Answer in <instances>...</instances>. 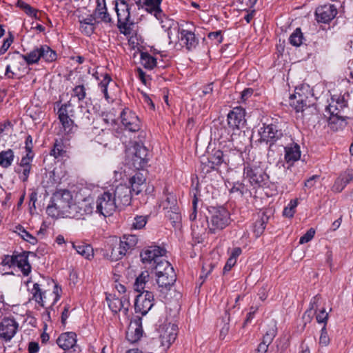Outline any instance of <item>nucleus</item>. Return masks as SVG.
<instances>
[{
    "instance_id": "1",
    "label": "nucleus",
    "mask_w": 353,
    "mask_h": 353,
    "mask_svg": "<svg viewBox=\"0 0 353 353\" xmlns=\"http://www.w3.org/2000/svg\"><path fill=\"white\" fill-rule=\"evenodd\" d=\"M72 203V195L70 191L66 190L57 191L53 194L46 212L52 217L68 218Z\"/></svg>"
},
{
    "instance_id": "2",
    "label": "nucleus",
    "mask_w": 353,
    "mask_h": 353,
    "mask_svg": "<svg viewBox=\"0 0 353 353\" xmlns=\"http://www.w3.org/2000/svg\"><path fill=\"white\" fill-rule=\"evenodd\" d=\"M210 216H208L209 232L216 233L226 228L230 222V217L229 212L223 207L209 209Z\"/></svg>"
},
{
    "instance_id": "3",
    "label": "nucleus",
    "mask_w": 353,
    "mask_h": 353,
    "mask_svg": "<svg viewBox=\"0 0 353 353\" xmlns=\"http://www.w3.org/2000/svg\"><path fill=\"white\" fill-rule=\"evenodd\" d=\"M117 208L118 204L109 189L100 194L94 202L95 212L105 217L113 214Z\"/></svg>"
},
{
    "instance_id": "4",
    "label": "nucleus",
    "mask_w": 353,
    "mask_h": 353,
    "mask_svg": "<svg viewBox=\"0 0 353 353\" xmlns=\"http://www.w3.org/2000/svg\"><path fill=\"white\" fill-rule=\"evenodd\" d=\"M94 212V201L92 198L87 197L72 203L68 218L85 220Z\"/></svg>"
},
{
    "instance_id": "5",
    "label": "nucleus",
    "mask_w": 353,
    "mask_h": 353,
    "mask_svg": "<svg viewBox=\"0 0 353 353\" xmlns=\"http://www.w3.org/2000/svg\"><path fill=\"white\" fill-rule=\"evenodd\" d=\"M131 157L130 163L136 169H143L149 159V152L147 148L141 143L136 142L130 149Z\"/></svg>"
},
{
    "instance_id": "6",
    "label": "nucleus",
    "mask_w": 353,
    "mask_h": 353,
    "mask_svg": "<svg viewBox=\"0 0 353 353\" xmlns=\"http://www.w3.org/2000/svg\"><path fill=\"white\" fill-rule=\"evenodd\" d=\"M154 305V295L148 290L143 291L137 296L134 302V310L136 313L145 315Z\"/></svg>"
},
{
    "instance_id": "7",
    "label": "nucleus",
    "mask_w": 353,
    "mask_h": 353,
    "mask_svg": "<svg viewBox=\"0 0 353 353\" xmlns=\"http://www.w3.org/2000/svg\"><path fill=\"white\" fill-rule=\"evenodd\" d=\"M114 197L118 208L129 205L132 200V190L129 186L125 184H119L115 188L109 189Z\"/></svg>"
},
{
    "instance_id": "8",
    "label": "nucleus",
    "mask_w": 353,
    "mask_h": 353,
    "mask_svg": "<svg viewBox=\"0 0 353 353\" xmlns=\"http://www.w3.org/2000/svg\"><path fill=\"white\" fill-rule=\"evenodd\" d=\"M347 102L343 97L340 95H333L331 97L329 105L326 107L325 112L330 114L329 121L334 122V119L341 117V111L345 108Z\"/></svg>"
},
{
    "instance_id": "9",
    "label": "nucleus",
    "mask_w": 353,
    "mask_h": 353,
    "mask_svg": "<svg viewBox=\"0 0 353 353\" xmlns=\"http://www.w3.org/2000/svg\"><path fill=\"white\" fill-rule=\"evenodd\" d=\"M41 48H37L34 49L29 53L26 55L21 54L18 52H14L13 53H9L6 57L5 59L9 60L12 62V66H16L17 62H20L22 60L26 61V63L29 65L36 63L39 61L40 59H41Z\"/></svg>"
},
{
    "instance_id": "10",
    "label": "nucleus",
    "mask_w": 353,
    "mask_h": 353,
    "mask_svg": "<svg viewBox=\"0 0 353 353\" xmlns=\"http://www.w3.org/2000/svg\"><path fill=\"white\" fill-rule=\"evenodd\" d=\"M121 121L125 128L130 132H138L141 128V121L136 114L128 108H125L120 115Z\"/></svg>"
},
{
    "instance_id": "11",
    "label": "nucleus",
    "mask_w": 353,
    "mask_h": 353,
    "mask_svg": "<svg viewBox=\"0 0 353 353\" xmlns=\"http://www.w3.org/2000/svg\"><path fill=\"white\" fill-rule=\"evenodd\" d=\"M177 335V327L174 324L165 325L160 330L161 346L163 350H166L175 341Z\"/></svg>"
},
{
    "instance_id": "12",
    "label": "nucleus",
    "mask_w": 353,
    "mask_h": 353,
    "mask_svg": "<svg viewBox=\"0 0 353 353\" xmlns=\"http://www.w3.org/2000/svg\"><path fill=\"white\" fill-rule=\"evenodd\" d=\"M165 253V250L157 245H151L145 248L140 254L143 263L152 264L159 260Z\"/></svg>"
},
{
    "instance_id": "13",
    "label": "nucleus",
    "mask_w": 353,
    "mask_h": 353,
    "mask_svg": "<svg viewBox=\"0 0 353 353\" xmlns=\"http://www.w3.org/2000/svg\"><path fill=\"white\" fill-rule=\"evenodd\" d=\"M18 323L13 319L5 318L0 323V338L10 341L17 333Z\"/></svg>"
},
{
    "instance_id": "14",
    "label": "nucleus",
    "mask_w": 353,
    "mask_h": 353,
    "mask_svg": "<svg viewBox=\"0 0 353 353\" xmlns=\"http://www.w3.org/2000/svg\"><path fill=\"white\" fill-rule=\"evenodd\" d=\"M245 112L241 107L234 108L228 114V124L232 130H239L242 128L245 123Z\"/></svg>"
},
{
    "instance_id": "15",
    "label": "nucleus",
    "mask_w": 353,
    "mask_h": 353,
    "mask_svg": "<svg viewBox=\"0 0 353 353\" xmlns=\"http://www.w3.org/2000/svg\"><path fill=\"white\" fill-rule=\"evenodd\" d=\"M337 14V9L332 4H325L319 6L315 12L316 19L318 22L327 23Z\"/></svg>"
},
{
    "instance_id": "16",
    "label": "nucleus",
    "mask_w": 353,
    "mask_h": 353,
    "mask_svg": "<svg viewBox=\"0 0 353 353\" xmlns=\"http://www.w3.org/2000/svg\"><path fill=\"white\" fill-rule=\"evenodd\" d=\"M157 283L159 290L161 292L170 290V288L176 281V276L174 271V268H169L168 272L157 274Z\"/></svg>"
},
{
    "instance_id": "17",
    "label": "nucleus",
    "mask_w": 353,
    "mask_h": 353,
    "mask_svg": "<svg viewBox=\"0 0 353 353\" xmlns=\"http://www.w3.org/2000/svg\"><path fill=\"white\" fill-rule=\"evenodd\" d=\"M106 301L109 308L113 313L117 314L119 312H122L124 315L128 314L130 303L126 298L119 299L109 294L106 296Z\"/></svg>"
},
{
    "instance_id": "18",
    "label": "nucleus",
    "mask_w": 353,
    "mask_h": 353,
    "mask_svg": "<svg viewBox=\"0 0 353 353\" xmlns=\"http://www.w3.org/2000/svg\"><path fill=\"white\" fill-rule=\"evenodd\" d=\"M139 8H145L150 13L152 14L157 19H161L163 12L161 9L162 0H134Z\"/></svg>"
},
{
    "instance_id": "19",
    "label": "nucleus",
    "mask_w": 353,
    "mask_h": 353,
    "mask_svg": "<svg viewBox=\"0 0 353 353\" xmlns=\"http://www.w3.org/2000/svg\"><path fill=\"white\" fill-rule=\"evenodd\" d=\"M32 159L33 154H26V156L21 158L18 167L15 168V172L19 174V179L23 182H26L28 179L32 170Z\"/></svg>"
},
{
    "instance_id": "20",
    "label": "nucleus",
    "mask_w": 353,
    "mask_h": 353,
    "mask_svg": "<svg viewBox=\"0 0 353 353\" xmlns=\"http://www.w3.org/2000/svg\"><path fill=\"white\" fill-rule=\"evenodd\" d=\"M244 174L249 178L250 183L254 188H263L264 183L265 170L261 168H247Z\"/></svg>"
},
{
    "instance_id": "21",
    "label": "nucleus",
    "mask_w": 353,
    "mask_h": 353,
    "mask_svg": "<svg viewBox=\"0 0 353 353\" xmlns=\"http://www.w3.org/2000/svg\"><path fill=\"white\" fill-rule=\"evenodd\" d=\"M290 104L297 113H301L303 118L306 114L305 112H310L313 110L307 105L305 97L298 91H296L295 94L290 97Z\"/></svg>"
},
{
    "instance_id": "22",
    "label": "nucleus",
    "mask_w": 353,
    "mask_h": 353,
    "mask_svg": "<svg viewBox=\"0 0 353 353\" xmlns=\"http://www.w3.org/2000/svg\"><path fill=\"white\" fill-rule=\"evenodd\" d=\"M178 32L181 45L185 46L188 50L195 48L198 45V39L194 32L184 29H179Z\"/></svg>"
},
{
    "instance_id": "23",
    "label": "nucleus",
    "mask_w": 353,
    "mask_h": 353,
    "mask_svg": "<svg viewBox=\"0 0 353 353\" xmlns=\"http://www.w3.org/2000/svg\"><path fill=\"white\" fill-rule=\"evenodd\" d=\"M223 162V152L218 150H215L213 154L207 159V161H201L202 170L208 173L215 169L216 166L221 165Z\"/></svg>"
},
{
    "instance_id": "24",
    "label": "nucleus",
    "mask_w": 353,
    "mask_h": 353,
    "mask_svg": "<svg viewBox=\"0 0 353 353\" xmlns=\"http://www.w3.org/2000/svg\"><path fill=\"white\" fill-rule=\"evenodd\" d=\"M351 181H353L352 169L347 170L339 175L332 186V190L336 192H341Z\"/></svg>"
},
{
    "instance_id": "25",
    "label": "nucleus",
    "mask_w": 353,
    "mask_h": 353,
    "mask_svg": "<svg viewBox=\"0 0 353 353\" xmlns=\"http://www.w3.org/2000/svg\"><path fill=\"white\" fill-rule=\"evenodd\" d=\"M285 149V161L290 165L294 164L301 157L300 147L296 143H291L284 148Z\"/></svg>"
},
{
    "instance_id": "26",
    "label": "nucleus",
    "mask_w": 353,
    "mask_h": 353,
    "mask_svg": "<svg viewBox=\"0 0 353 353\" xmlns=\"http://www.w3.org/2000/svg\"><path fill=\"white\" fill-rule=\"evenodd\" d=\"M76 337L77 335L74 332L63 333L57 339V343L63 350H69L73 347L76 344Z\"/></svg>"
},
{
    "instance_id": "27",
    "label": "nucleus",
    "mask_w": 353,
    "mask_h": 353,
    "mask_svg": "<svg viewBox=\"0 0 353 353\" xmlns=\"http://www.w3.org/2000/svg\"><path fill=\"white\" fill-rule=\"evenodd\" d=\"M15 265L21 270L24 276H28L31 272V265L28 262V253L24 252L15 254Z\"/></svg>"
},
{
    "instance_id": "28",
    "label": "nucleus",
    "mask_w": 353,
    "mask_h": 353,
    "mask_svg": "<svg viewBox=\"0 0 353 353\" xmlns=\"http://www.w3.org/2000/svg\"><path fill=\"white\" fill-rule=\"evenodd\" d=\"M79 108H80V113L77 115L71 114V117L77 119L79 125L82 126L90 125L93 121L92 114L88 109L82 105Z\"/></svg>"
},
{
    "instance_id": "29",
    "label": "nucleus",
    "mask_w": 353,
    "mask_h": 353,
    "mask_svg": "<svg viewBox=\"0 0 353 353\" xmlns=\"http://www.w3.org/2000/svg\"><path fill=\"white\" fill-rule=\"evenodd\" d=\"M145 177L141 173L135 174L130 179L131 190L135 194H139L145 187Z\"/></svg>"
},
{
    "instance_id": "30",
    "label": "nucleus",
    "mask_w": 353,
    "mask_h": 353,
    "mask_svg": "<svg viewBox=\"0 0 353 353\" xmlns=\"http://www.w3.org/2000/svg\"><path fill=\"white\" fill-rule=\"evenodd\" d=\"M266 143H270V149L272 150V145L277 140L280 139L283 135L281 130H278L276 125L270 124L266 125Z\"/></svg>"
},
{
    "instance_id": "31",
    "label": "nucleus",
    "mask_w": 353,
    "mask_h": 353,
    "mask_svg": "<svg viewBox=\"0 0 353 353\" xmlns=\"http://www.w3.org/2000/svg\"><path fill=\"white\" fill-rule=\"evenodd\" d=\"M97 19H100L104 23L111 22V17L107 11L105 0H97V6L93 13Z\"/></svg>"
},
{
    "instance_id": "32",
    "label": "nucleus",
    "mask_w": 353,
    "mask_h": 353,
    "mask_svg": "<svg viewBox=\"0 0 353 353\" xmlns=\"http://www.w3.org/2000/svg\"><path fill=\"white\" fill-rule=\"evenodd\" d=\"M119 243L126 250V254L131 252L138 243V238L136 235L125 234L119 240Z\"/></svg>"
},
{
    "instance_id": "33",
    "label": "nucleus",
    "mask_w": 353,
    "mask_h": 353,
    "mask_svg": "<svg viewBox=\"0 0 353 353\" xmlns=\"http://www.w3.org/2000/svg\"><path fill=\"white\" fill-rule=\"evenodd\" d=\"M143 330L140 325L137 323L134 325L130 324L126 332V339L130 343L137 342L142 336Z\"/></svg>"
},
{
    "instance_id": "34",
    "label": "nucleus",
    "mask_w": 353,
    "mask_h": 353,
    "mask_svg": "<svg viewBox=\"0 0 353 353\" xmlns=\"http://www.w3.org/2000/svg\"><path fill=\"white\" fill-rule=\"evenodd\" d=\"M72 247L76 250L79 254L81 255L86 259H90L94 256L93 249L88 244L82 243L76 245L72 243Z\"/></svg>"
},
{
    "instance_id": "35",
    "label": "nucleus",
    "mask_w": 353,
    "mask_h": 353,
    "mask_svg": "<svg viewBox=\"0 0 353 353\" xmlns=\"http://www.w3.org/2000/svg\"><path fill=\"white\" fill-rule=\"evenodd\" d=\"M14 152L11 149L4 150L0 152V166L8 168H9L14 160Z\"/></svg>"
},
{
    "instance_id": "36",
    "label": "nucleus",
    "mask_w": 353,
    "mask_h": 353,
    "mask_svg": "<svg viewBox=\"0 0 353 353\" xmlns=\"http://www.w3.org/2000/svg\"><path fill=\"white\" fill-rule=\"evenodd\" d=\"M108 255L111 261H117L126 255V250H124L119 242H118L112 246L110 254Z\"/></svg>"
},
{
    "instance_id": "37",
    "label": "nucleus",
    "mask_w": 353,
    "mask_h": 353,
    "mask_svg": "<svg viewBox=\"0 0 353 353\" xmlns=\"http://www.w3.org/2000/svg\"><path fill=\"white\" fill-rule=\"evenodd\" d=\"M118 28L119 29H126L128 25L132 24V22L130 21V10H126L125 11H121L118 13Z\"/></svg>"
},
{
    "instance_id": "38",
    "label": "nucleus",
    "mask_w": 353,
    "mask_h": 353,
    "mask_svg": "<svg viewBox=\"0 0 353 353\" xmlns=\"http://www.w3.org/2000/svg\"><path fill=\"white\" fill-rule=\"evenodd\" d=\"M112 79L108 74H105L103 80L99 83V85L101 92L103 93L104 97L108 102L113 101V98L108 93V86L112 83Z\"/></svg>"
},
{
    "instance_id": "39",
    "label": "nucleus",
    "mask_w": 353,
    "mask_h": 353,
    "mask_svg": "<svg viewBox=\"0 0 353 353\" xmlns=\"http://www.w3.org/2000/svg\"><path fill=\"white\" fill-rule=\"evenodd\" d=\"M149 272L148 271L142 272L136 279L134 287L137 292H141L145 288V285L149 279Z\"/></svg>"
},
{
    "instance_id": "40",
    "label": "nucleus",
    "mask_w": 353,
    "mask_h": 353,
    "mask_svg": "<svg viewBox=\"0 0 353 353\" xmlns=\"http://www.w3.org/2000/svg\"><path fill=\"white\" fill-rule=\"evenodd\" d=\"M14 232L18 233L23 240L32 245H35L37 243V238L27 232L21 225L15 226Z\"/></svg>"
},
{
    "instance_id": "41",
    "label": "nucleus",
    "mask_w": 353,
    "mask_h": 353,
    "mask_svg": "<svg viewBox=\"0 0 353 353\" xmlns=\"http://www.w3.org/2000/svg\"><path fill=\"white\" fill-rule=\"evenodd\" d=\"M41 59L47 62H52L57 59V53L46 45L41 46Z\"/></svg>"
},
{
    "instance_id": "42",
    "label": "nucleus",
    "mask_w": 353,
    "mask_h": 353,
    "mask_svg": "<svg viewBox=\"0 0 353 353\" xmlns=\"http://www.w3.org/2000/svg\"><path fill=\"white\" fill-rule=\"evenodd\" d=\"M141 63L146 69L152 70L157 65V59L147 52L141 54Z\"/></svg>"
},
{
    "instance_id": "43",
    "label": "nucleus",
    "mask_w": 353,
    "mask_h": 353,
    "mask_svg": "<svg viewBox=\"0 0 353 353\" xmlns=\"http://www.w3.org/2000/svg\"><path fill=\"white\" fill-rule=\"evenodd\" d=\"M154 264H155L154 270L155 274H160L164 272H168L169 268H173L171 264L166 260L160 258L159 260L157 261Z\"/></svg>"
},
{
    "instance_id": "44",
    "label": "nucleus",
    "mask_w": 353,
    "mask_h": 353,
    "mask_svg": "<svg viewBox=\"0 0 353 353\" xmlns=\"http://www.w3.org/2000/svg\"><path fill=\"white\" fill-rule=\"evenodd\" d=\"M263 216H265V212H261V217L259 219L256 220L254 223L253 232L256 237H259L264 233L265 221L263 220Z\"/></svg>"
},
{
    "instance_id": "45",
    "label": "nucleus",
    "mask_w": 353,
    "mask_h": 353,
    "mask_svg": "<svg viewBox=\"0 0 353 353\" xmlns=\"http://www.w3.org/2000/svg\"><path fill=\"white\" fill-rule=\"evenodd\" d=\"M303 36L299 28H297L289 38L290 43L294 46H300L303 43Z\"/></svg>"
},
{
    "instance_id": "46",
    "label": "nucleus",
    "mask_w": 353,
    "mask_h": 353,
    "mask_svg": "<svg viewBox=\"0 0 353 353\" xmlns=\"http://www.w3.org/2000/svg\"><path fill=\"white\" fill-rule=\"evenodd\" d=\"M299 204L298 199H293L290 201L283 211V215L288 218H292L296 212V208Z\"/></svg>"
},
{
    "instance_id": "47",
    "label": "nucleus",
    "mask_w": 353,
    "mask_h": 353,
    "mask_svg": "<svg viewBox=\"0 0 353 353\" xmlns=\"http://www.w3.org/2000/svg\"><path fill=\"white\" fill-rule=\"evenodd\" d=\"M33 294V299L38 303L41 306H44V293L41 291L39 285L34 283L32 290Z\"/></svg>"
},
{
    "instance_id": "48",
    "label": "nucleus",
    "mask_w": 353,
    "mask_h": 353,
    "mask_svg": "<svg viewBox=\"0 0 353 353\" xmlns=\"http://www.w3.org/2000/svg\"><path fill=\"white\" fill-rule=\"evenodd\" d=\"M71 114H73L72 108L71 103L69 102L62 105L58 110L59 119L71 117Z\"/></svg>"
},
{
    "instance_id": "49",
    "label": "nucleus",
    "mask_w": 353,
    "mask_h": 353,
    "mask_svg": "<svg viewBox=\"0 0 353 353\" xmlns=\"http://www.w3.org/2000/svg\"><path fill=\"white\" fill-rule=\"evenodd\" d=\"M148 221V216H136L134 218V221L132 227L136 230H140L145 227Z\"/></svg>"
},
{
    "instance_id": "50",
    "label": "nucleus",
    "mask_w": 353,
    "mask_h": 353,
    "mask_svg": "<svg viewBox=\"0 0 353 353\" xmlns=\"http://www.w3.org/2000/svg\"><path fill=\"white\" fill-rule=\"evenodd\" d=\"M247 191V188L244 185L243 183L240 182L234 183L233 186L230 190V193H236L241 196H242Z\"/></svg>"
},
{
    "instance_id": "51",
    "label": "nucleus",
    "mask_w": 353,
    "mask_h": 353,
    "mask_svg": "<svg viewBox=\"0 0 353 353\" xmlns=\"http://www.w3.org/2000/svg\"><path fill=\"white\" fill-rule=\"evenodd\" d=\"M72 91V96L77 97L79 101L83 100L86 97V89L83 85L75 86Z\"/></svg>"
},
{
    "instance_id": "52",
    "label": "nucleus",
    "mask_w": 353,
    "mask_h": 353,
    "mask_svg": "<svg viewBox=\"0 0 353 353\" xmlns=\"http://www.w3.org/2000/svg\"><path fill=\"white\" fill-rule=\"evenodd\" d=\"M165 215L173 223L178 222L181 219L178 207H174L168 210V211L165 212Z\"/></svg>"
},
{
    "instance_id": "53",
    "label": "nucleus",
    "mask_w": 353,
    "mask_h": 353,
    "mask_svg": "<svg viewBox=\"0 0 353 353\" xmlns=\"http://www.w3.org/2000/svg\"><path fill=\"white\" fill-rule=\"evenodd\" d=\"M65 152L63 150L62 143L57 140L54 144L52 150L50 152V154L54 156L55 158H58L63 156Z\"/></svg>"
},
{
    "instance_id": "54",
    "label": "nucleus",
    "mask_w": 353,
    "mask_h": 353,
    "mask_svg": "<svg viewBox=\"0 0 353 353\" xmlns=\"http://www.w3.org/2000/svg\"><path fill=\"white\" fill-rule=\"evenodd\" d=\"M164 210H169L176 206V199L174 195H168L165 201L161 203Z\"/></svg>"
},
{
    "instance_id": "55",
    "label": "nucleus",
    "mask_w": 353,
    "mask_h": 353,
    "mask_svg": "<svg viewBox=\"0 0 353 353\" xmlns=\"http://www.w3.org/2000/svg\"><path fill=\"white\" fill-rule=\"evenodd\" d=\"M330 337L327 334L326 327L324 325L321 331V336L319 339V345L321 346H327L330 343Z\"/></svg>"
},
{
    "instance_id": "56",
    "label": "nucleus",
    "mask_w": 353,
    "mask_h": 353,
    "mask_svg": "<svg viewBox=\"0 0 353 353\" xmlns=\"http://www.w3.org/2000/svg\"><path fill=\"white\" fill-rule=\"evenodd\" d=\"M60 122L61 123L64 130L67 132H70L73 126V121L72 119V117H68L63 119H59Z\"/></svg>"
},
{
    "instance_id": "57",
    "label": "nucleus",
    "mask_w": 353,
    "mask_h": 353,
    "mask_svg": "<svg viewBox=\"0 0 353 353\" xmlns=\"http://www.w3.org/2000/svg\"><path fill=\"white\" fill-rule=\"evenodd\" d=\"M315 234V231L314 229L310 228L307 232L302 236L299 239V243L300 244H304L309 241H310L312 238L314 237Z\"/></svg>"
},
{
    "instance_id": "58",
    "label": "nucleus",
    "mask_w": 353,
    "mask_h": 353,
    "mask_svg": "<svg viewBox=\"0 0 353 353\" xmlns=\"http://www.w3.org/2000/svg\"><path fill=\"white\" fill-rule=\"evenodd\" d=\"M269 330L266 332V336H270L272 339L276 334L277 327L276 322L272 319L269 324Z\"/></svg>"
},
{
    "instance_id": "59",
    "label": "nucleus",
    "mask_w": 353,
    "mask_h": 353,
    "mask_svg": "<svg viewBox=\"0 0 353 353\" xmlns=\"http://www.w3.org/2000/svg\"><path fill=\"white\" fill-rule=\"evenodd\" d=\"M97 19L96 18L94 14H90V15L88 16L87 17L83 18V19L80 20L79 22H80V23L87 24L90 26L95 27V25L99 22Z\"/></svg>"
},
{
    "instance_id": "60",
    "label": "nucleus",
    "mask_w": 353,
    "mask_h": 353,
    "mask_svg": "<svg viewBox=\"0 0 353 353\" xmlns=\"http://www.w3.org/2000/svg\"><path fill=\"white\" fill-rule=\"evenodd\" d=\"M12 42H13V37L12 35H10L9 37L6 38L3 41V43L1 46V47L0 48V56L3 54L8 50L10 45L12 43Z\"/></svg>"
},
{
    "instance_id": "61",
    "label": "nucleus",
    "mask_w": 353,
    "mask_h": 353,
    "mask_svg": "<svg viewBox=\"0 0 353 353\" xmlns=\"http://www.w3.org/2000/svg\"><path fill=\"white\" fill-rule=\"evenodd\" d=\"M115 10L117 13L130 10L129 5L124 0H117L115 4Z\"/></svg>"
},
{
    "instance_id": "62",
    "label": "nucleus",
    "mask_w": 353,
    "mask_h": 353,
    "mask_svg": "<svg viewBox=\"0 0 353 353\" xmlns=\"http://www.w3.org/2000/svg\"><path fill=\"white\" fill-rule=\"evenodd\" d=\"M161 19H157L161 23V27L165 30H168L172 26V21L169 19L164 14Z\"/></svg>"
},
{
    "instance_id": "63",
    "label": "nucleus",
    "mask_w": 353,
    "mask_h": 353,
    "mask_svg": "<svg viewBox=\"0 0 353 353\" xmlns=\"http://www.w3.org/2000/svg\"><path fill=\"white\" fill-rule=\"evenodd\" d=\"M80 28L82 32H83L85 34L91 35L94 32L95 27L90 26L87 24L80 23Z\"/></svg>"
},
{
    "instance_id": "64",
    "label": "nucleus",
    "mask_w": 353,
    "mask_h": 353,
    "mask_svg": "<svg viewBox=\"0 0 353 353\" xmlns=\"http://www.w3.org/2000/svg\"><path fill=\"white\" fill-rule=\"evenodd\" d=\"M316 321L318 323H324L326 324L328 314L325 312V309H323L317 315H316Z\"/></svg>"
}]
</instances>
